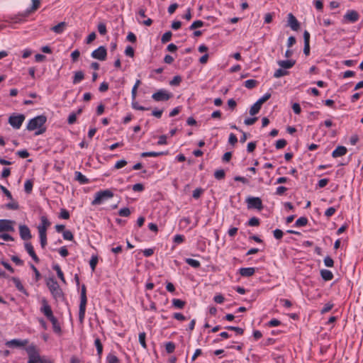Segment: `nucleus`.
Wrapping results in <instances>:
<instances>
[{
  "instance_id": "obj_1",
  "label": "nucleus",
  "mask_w": 363,
  "mask_h": 363,
  "mask_svg": "<svg viewBox=\"0 0 363 363\" xmlns=\"http://www.w3.org/2000/svg\"><path fill=\"white\" fill-rule=\"evenodd\" d=\"M47 121V117L44 115H40L33 118H31L26 126L27 130L29 131L36 130L35 135H39L46 131L45 123Z\"/></svg>"
},
{
  "instance_id": "obj_2",
  "label": "nucleus",
  "mask_w": 363,
  "mask_h": 363,
  "mask_svg": "<svg viewBox=\"0 0 363 363\" xmlns=\"http://www.w3.org/2000/svg\"><path fill=\"white\" fill-rule=\"evenodd\" d=\"M40 0H32V6L27 9L23 13L9 17L6 21L9 23H21L25 21L30 13L35 11L40 7Z\"/></svg>"
},
{
  "instance_id": "obj_3",
  "label": "nucleus",
  "mask_w": 363,
  "mask_h": 363,
  "mask_svg": "<svg viewBox=\"0 0 363 363\" xmlns=\"http://www.w3.org/2000/svg\"><path fill=\"white\" fill-rule=\"evenodd\" d=\"M86 291V289L85 285H82L79 309V320L80 321V323H82L84 321L85 317L86 306L87 302Z\"/></svg>"
},
{
  "instance_id": "obj_4",
  "label": "nucleus",
  "mask_w": 363,
  "mask_h": 363,
  "mask_svg": "<svg viewBox=\"0 0 363 363\" xmlns=\"http://www.w3.org/2000/svg\"><path fill=\"white\" fill-rule=\"evenodd\" d=\"M113 196V193L109 189L99 191L96 193L94 199L91 201V204L94 206L99 205L104 201L111 199Z\"/></svg>"
},
{
  "instance_id": "obj_5",
  "label": "nucleus",
  "mask_w": 363,
  "mask_h": 363,
  "mask_svg": "<svg viewBox=\"0 0 363 363\" xmlns=\"http://www.w3.org/2000/svg\"><path fill=\"white\" fill-rule=\"evenodd\" d=\"M47 286L55 298L57 299L62 296V291L57 281L54 278L48 279Z\"/></svg>"
},
{
  "instance_id": "obj_6",
  "label": "nucleus",
  "mask_w": 363,
  "mask_h": 363,
  "mask_svg": "<svg viewBox=\"0 0 363 363\" xmlns=\"http://www.w3.org/2000/svg\"><path fill=\"white\" fill-rule=\"evenodd\" d=\"M26 116L22 113H13L9 118L8 122L14 129H19L24 122Z\"/></svg>"
},
{
  "instance_id": "obj_7",
  "label": "nucleus",
  "mask_w": 363,
  "mask_h": 363,
  "mask_svg": "<svg viewBox=\"0 0 363 363\" xmlns=\"http://www.w3.org/2000/svg\"><path fill=\"white\" fill-rule=\"evenodd\" d=\"M172 96V94L169 93L166 89H159L157 91L154 93L152 95V99L155 101H168L171 97Z\"/></svg>"
},
{
  "instance_id": "obj_8",
  "label": "nucleus",
  "mask_w": 363,
  "mask_h": 363,
  "mask_svg": "<svg viewBox=\"0 0 363 363\" xmlns=\"http://www.w3.org/2000/svg\"><path fill=\"white\" fill-rule=\"evenodd\" d=\"M16 222L9 219H0V233L4 232L13 233L15 231L14 224Z\"/></svg>"
},
{
  "instance_id": "obj_9",
  "label": "nucleus",
  "mask_w": 363,
  "mask_h": 363,
  "mask_svg": "<svg viewBox=\"0 0 363 363\" xmlns=\"http://www.w3.org/2000/svg\"><path fill=\"white\" fill-rule=\"evenodd\" d=\"M26 351L28 354V363H40L41 358L39 354L36 352L35 347L34 345L29 346Z\"/></svg>"
},
{
  "instance_id": "obj_10",
  "label": "nucleus",
  "mask_w": 363,
  "mask_h": 363,
  "mask_svg": "<svg viewBox=\"0 0 363 363\" xmlns=\"http://www.w3.org/2000/svg\"><path fill=\"white\" fill-rule=\"evenodd\" d=\"M246 202L248 208H255L259 211L263 208L262 201L259 197H248Z\"/></svg>"
},
{
  "instance_id": "obj_11",
  "label": "nucleus",
  "mask_w": 363,
  "mask_h": 363,
  "mask_svg": "<svg viewBox=\"0 0 363 363\" xmlns=\"http://www.w3.org/2000/svg\"><path fill=\"white\" fill-rule=\"evenodd\" d=\"M91 57L99 60H105L107 55L106 48L104 46H100L91 52Z\"/></svg>"
},
{
  "instance_id": "obj_12",
  "label": "nucleus",
  "mask_w": 363,
  "mask_h": 363,
  "mask_svg": "<svg viewBox=\"0 0 363 363\" xmlns=\"http://www.w3.org/2000/svg\"><path fill=\"white\" fill-rule=\"evenodd\" d=\"M40 312L43 313L48 319L54 316L52 308L45 298H43L42 300Z\"/></svg>"
},
{
  "instance_id": "obj_13",
  "label": "nucleus",
  "mask_w": 363,
  "mask_h": 363,
  "mask_svg": "<svg viewBox=\"0 0 363 363\" xmlns=\"http://www.w3.org/2000/svg\"><path fill=\"white\" fill-rule=\"evenodd\" d=\"M20 237L23 240H28L32 238L29 228L26 225H19Z\"/></svg>"
},
{
  "instance_id": "obj_14",
  "label": "nucleus",
  "mask_w": 363,
  "mask_h": 363,
  "mask_svg": "<svg viewBox=\"0 0 363 363\" xmlns=\"http://www.w3.org/2000/svg\"><path fill=\"white\" fill-rule=\"evenodd\" d=\"M28 343V340H18V339H13L11 340L7 341L6 342V345L9 347H21L26 345Z\"/></svg>"
},
{
  "instance_id": "obj_15",
  "label": "nucleus",
  "mask_w": 363,
  "mask_h": 363,
  "mask_svg": "<svg viewBox=\"0 0 363 363\" xmlns=\"http://www.w3.org/2000/svg\"><path fill=\"white\" fill-rule=\"evenodd\" d=\"M288 26L294 31H297L300 28L299 22L291 13L288 14Z\"/></svg>"
},
{
  "instance_id": "obj_16",
  "label": "nucleus",
  "mask_w": 363,
  "mask_h": 363,
  "mask_svg": "<svg viewBox=\"0 0 363 363\" xmlns=\"http://www.w3.org/2000/svg\"><path fill=\"white\" fill-rule=\"evenodd\" d=\"M25 249L28 255L32 257L33 261L36 263L40 262V259L34 251L33 246L30 242H26L24 245Z\"/></svg>"
},
{
  "instance_id": "obj_17",
  "label": "nucleus",
  "mask_w": 363,
  "mask_h": 363,
  "mask_svg": "<svg viewBox=\"0 0 363 363\" xmlns=\"http://www.w3.org/2000/svg\"><path fill=\"white\" fill-rule=\"evenodd\" d=\"M304 48L303 53L308 56L310 54V33L305 30L303 33Z\"/></svg>"
},
{
  "instance_id": "obj_18",
  "label": "nucleus",
  "mask_w": 363,
  "mask_h": 363,
  "mask_svg": "<svg viewBox=\"0 0 363 363\" xmlns=\"http://www.w3.org/2000/svg\"><path fill=\"white\" fill-rule=\"evenodd\" d=\"M344 18L351 23H354L359 19V14L356 11L350 10L345 13Z\"/></svg>"
},
{
  "instance_id": "obj_19",
  "label": "nucleus",
  "mask_w": 363,
  "mask_h": 363,
  "mask_svg": "<svg viewBox=\"0 0 363 363\" xmlns=\"http://www.w3.org/2000/svg\"><path fill=\"white\" fill-rule=\"evenodd\" d=\"M255 267H242L239 269L240 274L244 277H249L255 273Z\"/></svg>"
},
{
  "instance_id": "obj_20",
  "label": "nucleus",
  "mask_w": 363,
  "mask_h": 363,
  "mask_svg": "<svg viewBox=\"0 0 363 363\" xmlns=\"http://www.w3.org/2000/svg\"><path fill=\"white\" fill-rule=\"evenodd\" d=\"M11 280L13 281L15 286L16 287V289L22 292L23 294H24L26 296H28V293L27 292V291L25 289L24 286H23L21 280L17 278V277H12L11 278Z\"/></svg>"
},
{
  "instance_id": "obj_21",
  "label": "nucleus",
  "mask_w": 363,
  "mask_h": 363,
  "mask_svg": "<svg viewBox=\"0 0 363 363\" xmlns=\"http://www.w3.org/2000/svg\"><path fill=\"white\" fill-rule=\"evenodd\" d=\"M50 222L48 220V218L45 216L40 217V224L38 226V232L44 228V233L47 231V228L50 226Z\"/></svg>"
},
{
  "instance_id": "obj_22",
  "label": "nucleus",
  "mask_w": 363,
  "mask_h": 363,
  "mask_svg": "<svg viewBox=\"0 0 363 363\" xmlns=\"http://www.w3.org/2000/svg\"><path fill=\"white\" fill-rule=\"evenodd\" d=\"M347 152V148L345 146H338L333 152H332L333 157H338L345 155Z\"/></svg>"
},
{
  "instance_id": "obj_23",
  "label": "nucleus",
  "mask_w": 363,
  "mask_h": 363,
  "mask_svg": "<svg viewBox=\"0 0 363 363\" xmlns=\"http://www.w3.org/2000/svg\"><path fill=\"white\" fill-rule=\"evenodd\" d=\"M278 65L283 68L290 69L296 64V61L294 60H279L277 62Z\"/></svg>"
},
{
  "instance_id": "obj_24",
  "label": "nucleus",
  "mask_w": 363,
  "mask_h": 363,
  "mask_svg": "<svg viewBox=\"0 0 363 363\" xmlns=\"http://www.w3.org/2000/svg\"><path fill=\"white\" fill-rule=\"evenodd\" d=\"M48 320L51 322L52 325L53 331L57 334H60L62 332V329L57 319L55 316H53L52 318H50Z\"/></svg>"
},
{
  "instance_id": "obj_25",
  "label": "nucleus",
  "mask_w": 363,
  "mask_h": 363,
  "mask_svg": "<svg viewBox=\"0 0 363 363\" xmlns=\"http://www.w3.org/2000/svg\"><path fill=\"white\" fill-rule=\"evenodd\" d=\"M75 179L81 184H86L89 183V179L80 172H75Z\"/></svg>"
},
{
  "instance_id": "obj_26",
  "label": "nucleus",
  "mask_w": 363,
  "mask_h": 363,
  "mask_svg": "<svg viewBox=\"0 0 363 363\" xmlns=\"http://www.w3.org/2000/svg\"><path fill=\"white\" fill-rule=\"evenodd\" d=\"M67 24L65 22H60L57 25L51 28V30L57 34L62 33Z\"/></svg>"
},
{
  "instance_id": "obj_27",
  "label": "nucleus",
  "mask_w": 363,
  "mask_h": 363,
  "mask_svg": "<svg viewBox=\"0 0 363 363\" xmlns=\"http://www.w3.org/2000/svg\"><path fill=\"white\" fill-rule=\"evenodd\" d=\"M320 276L324 281H330L333 279V274L328 269H321Z\"/></svg>"
},
{
  "instance_id": "obj_28",
  "label": "nucleus",
  "mask_w": 363,
  "mask_h": 363,
  "mask_svg": "<svg viewBox=\"0 0 363 363\" xmlns=\"http://www.w3.org/2000/svg\"><path fill=\"white\" fill-rule=\"evenodd\" d=\"M167 152H144L141 154V157H159L161 155H167Z\"/></svg>"
},
{
  "instance_id": "obj_29",
  "label": "nucleus",
  "mask_w": 363,
  "mask_h": 363,
  "mask_svg": "<svg viewBox=\"0 0 363 363\" xmlns=\"http://www.w3.org/2000/svg\"><path fill=\"white\" fill-rule=\"evenodd\" d=\"M38 233L41 247L44 249L47 245V233L45 232L44 233V228Z\"/></svg>"
},
{
  "instance_id": "obj_30",
  "label": "nucleus",
  "mask_w": 363,
  "mask_h": 363,
  "mask_svg": "<svg viewBox=\"0 0 363 363\" xmlns=\"http://www.w3.org/2000/svg\"><path fill=\"white\" fill-rule=\"evenodd\" d=\"M84 78V74L82 71H77L74 73V77H73V84H77L79 83L82 80H83Z\"/></svg>"
},
{
  "instance_id": "obj_31",
  "label": "nucleus",
  "mask_w": 363,
  "mask_h": 363,
  "mask_svg": "<svg viewBox=\"0 0 363 363\" xmlns=\"http://www.w3.org/2000/svg\"><path fill=\"white\" fill-rule=\"evenodd\" d=\"M94 345L96 348L97 354H98L99 357H101L102 352H103V345H102V343L99 337L95 339Z\"/></svg>"
},
{
  "instance_id": "obj_32",
  "label": "nucleus",
  "mask_w": 363,
  "mask_h": 363,
  "mask_svg": "<svg viewBox=\"0 0 363 363\" xmlns=\"http://www.w3.org/2000/svg\"><path fill=\"white\" fill-rule=\"evenodd\" d=\"M52 269L56 272L59 279L65 283V277H64V274H63L62 271L61 270V268H60V265L56 264L53 265Z\"/></svg>"
},
{
  "instance_id": "obj_33",
  "label": "nucleus",
  "mask_w": 363,
  "mask_h": 363,
  "mask_svg": "<svg viewBox=\"0 0 363 363\" xmlns=\"http://www.w3.org/2000/svg\"><path fill=\"white\" fill-rule=\"evenodd\" d=\"M308 218L306 217H300L299 218H298L295 223H294V226L295 227H303V226H306L307 224H308Z\"/></svg>"
},
{
  "instance_id": "obj_34",
  "label": "nucleus",
  "mask_w": 363,
  "mask_h": 363,
  "mask_svg": "<svg viewBox=\"0 0 363 363\" xmlns=\"http://www.w3.org/2000/svg\"><path fill=\"white\" fill-rule=\"evenodd\" d=\"M185 305L186 302L181 299L174 298L172 300V306L176 308L182 309L185 306Z\"/></svg>"
},
{
  "instance_id": "obj_35",
  "label": "nucleus",
  "mask_w": 363,
  "mask_h": 363,
  "mask_svg": "<svg viewBox=\"0 0 363 363\" xmlns=\"http://www.w3.org/2000/svg\"><path fill=\"white\" fill-rule=\"evenodd\" d=\"M185 262L190 265L191 267L194 268H199L201 267V263L199 261L191 259V258H186L185 259Z\"/></svg>"
},
{
  "instance_id": "obj_36",
  "label": "nucleus",
  "mask_w": 363,
  "mask_h": 363,
  "mask_svg": "<svg viewBox=\"0 0 363 363\" xmlns=\"http://www.w3.org/2000/svg\"><path fill=\"white\" fill-rule=\"evenodd\" d=\"M261 105L259 104L257 101L251 106L250 109V114L252 115V116H254L255 114H257V113H259L260 108H261Z\"/></svg>"
},
{
  "instance_id": "obj_37",
  "label": "nucleus",
  "mask_w": 363,
  "mask_h": 363,
  "mask_svg": "<svg viewBox=\"0 0 363 363\" xmlns=\"http://www.w3.org/2000/svg\"><path fill=\"white\" fill-rule=\"evenodd\" d=\"M244 84L246 88L251 89L258 84V82L255 79H247L245 82Z\"/></svg>"
},
{
  "instance_id": "obj_38",
  "label": "nucleus",
  "mask_w": 363,
  "mask_h": 363,
  "mask_svg": "<svg viewBox=\"0 0 363 363\" xmlns=\"http://www.w3.org/2000/svg\"><path fill=\"white\" fill-rule=\"evenodd\" d=\"M33 183L31 180L28 179L25 182L24 184V191L27 194H30L33 189Z\"/></svg>"
},
{
  "instance_id": "obj_39",
  "label": "nucleus",
  "mask_w": 363,
  "mask_h": 363,
  "mask_svg": "<svg viewBox=\"0 0 363 363\" xmlns=\"http://www.w3.org/2000/svg\"><path fill=\"white\" fill-rule=\"evenodd\" d=\"M107 363H120L119 359L113 354L109 353L106 357Z\"/></svg>"
},
{
  "instance_id": "obj_40",
  "label": "nucleus",
  "mask_w": 363,
  "mask_h": 363,
  "mask_svg": "<svg viewBox=\"0 0 363 363\" xmlns=\"http://www.w3.org/2000/svg\"><path fill=\"white\" fill-rule=\"evenodd\" d=\"M289 74V72L287 71H286L285 69H284L283 68H279L278 69H277L274 73V77L275 78H279V77H284V76H286Z\"/></svg>"
},
{
  "instance_id": "obj_41",
  "label": "nucleus",
  "mask_w": 363,
  "mask_h": 363,
  "mask_svg": "<svg viewBox=\"0 0 363 363\" xmlns=\"http://www.w3.org/2000/svg\"><path fill=\"white\" fill-rule=\"evenodd\" d=\"M145 337H146V333L145 332H142V333H139V337H138L139 342L144 349L147 348Z\"/></svg>"
},
{
  "instance_id": "obj_42",
  "label": "nucleus",
  "mask_w": 363,
  "mask_h": 363,
  "mask_svg": "<svg viewBox=\"0 0 363 363\" xmlns=\"http://www.w3.org/2000/svg\"><path fill=\"white\" fill-rule=\"evenodd\" d=\"M141 82L140 79H137L136 82H135V84H134L133 89H132V91H131V96H132V99L134 101L136 98V95H137V89L139 86V85L140 84Z\"/></svg>"
},
{
  "instance_id": "obj_43",
  "label": "nucleus",
  "mask_w": 363,
  "mask_h": 363,
  "mask_svg": "<svg viewBox=\"0 0 363 363\" xmlns=\"http://www.w3.org/2000/svg\"><path fill=\"white\" fill-rule=\"evenodd\" d=\"M172 36V33L171 31L165 32L162 36L161 42L162 43H166L169 42L171 40Z\"/></svg>"
},
{
  "instance_id": "obj_44",
  "label": "nucleus",
  "mask_w": 363,
  "mask_h": 363,
  "mask_svg": "<svg viewBox=\"0 0 363 363\" xmlns=\"http://www.w3.org/2000/svg\"><path fill=\"white\" fill-rule=\"evenodd\" d=\"M97 29L100 35H105L107 33L106 26L104 23H100L97 26Z\"/></svg>"
},
{
  "instance_id": "obj_45",
  "label": "nucleus",
  "mask_w": 363,
  "mask_h": 363,
  "mask_svg": "<svg viewBox=\"0 0 363 363\" xmlns=\"http://www.w3.org/2000/svg\"><path fill=\"white\" fill-rule=\"evenodd\" d=\"M225 174L223 169H217L214 172V177L218 180H221L225 178Z\"/></svg>"
},
{
  "instance_id": "obj_46",
  "label": "nucleus",
  "mask_w": 363,
  "mask_h": 363,
  "mask_svg": "<svg viewBox=\"0 0 363 363\" xmlns=\"http://www.w3.org/2000/svg\"><path fill=\"white\" fill-rule=\"evenodd\" d=\"M165 350L167 353H172L175 350V345L172 342H168L165 345Z\"/></svg>"
},
{
  "instance_id": "obj_47",
  "label": "nucleus",
  "mask_w": 363,
  "mask_h": 363,
  "mask_svg": "<svg viewBox=\"0 0 363 363\" xmlns=\"http://www.w3.org/2000/svg\"><path fill=\"white\" fill-rule=\"evenodd\" d=\"M98 263V257L93 255L89 261V265L92 271H94Z\"/></svg>"
},
{
  "instance_id": "obj_48",
  "label": "nucleus",
  "mask_w": 363,
  "mask_h": 363,
  "mask_svg": "<svg viewBox=\"0 0 363 363\" xmlns=\"http://www.w3.org/2000/svg\"><path fill=\"white\" fill-rule=\"evenodd\" d=\"M182 82V77L179 75L174 76L173 79L169 82L171 86H179Z\"/></svg>"
},
{
  "instance_id": "obj_49",
  "label": "nucleus",
  "mask_w": 363,
  "mask_h": 363,
  "mask_svg": "<svg viewBox=\"0 0 363 363\" xmlns=\"http://www.w3.org/2000/svg\"><path fill=\"white\" fill-rule=\"evenodd\" d=\"M70 217L69 216V213L67 210H66L65 208H61L60 210V215H59V218H62V219H69Z\"/></svg>"
},
{
  "instance_id": "obj_50",
  "label": "nucleus",
  "mask_w": 363,
  "mask_h": 363,
  "mask_svg": "<svg viewBox=\"0 0 363 363\" xmlns=\"http://www.w3.org/2000/svg\"><path fill=\"white\" fill-rule=\"evenodd\" d=\"M225 328L228 330H233V331L236 332V333L238 334V335H242L243 333H244V330L242 328H239V327L226 326Z\"/></svg>"
},
{
  "instance_id": "obj_51",
  "label": "nucleus",
  "mask_w": 363,
  "mask_h": 363,
  "mask_svg": "<svg viewBox=\"0 0 363 363\" xmlns=\"http://www.w3.org/2000/svg\"><path fill=\"white\" fill-rule=\"evenodd\" d=\"M203 26V22L200 20L195 21L192 23V24L189 26L190 30H194L197 28L202 27Z\"/></svg>"
},
{
  "instance_id": "obj_52",
  "label": "nucleus",
  "mask_w": 363,
  "mask_h": 363,
  "mask_svg": "<svg viewBox=\"0 0 363 363\" xmlns=\"http://www.w3.org/2000/svg\"><path fill=\"white\" fill-rule=\"evenodd\" d=\"M11 201H12L11 202H9V203L6 204V207L8 209H11V210H17V209H18L19 205H18V202L13 201V200H11Z\"/></svg>"
},
{
  "instance_id": "obj_53",
  "label": "nucleus",
  "mask_w": 363,
  "mask_h": 363,
  "mask_svg": "<svg viewBox=\"0 0 363 363\" xmlns=\"http://www.w3.org/2000/svg\"><path fill=\"white\" fill-rule=\"evenodd\" d=\"M173 241L175 244L179 245L184 241V236L183 235H175L173 238Z\"/></svg>"
},
{
  "instance_id": "obj_54",
  "label": "nucleus",
  "mask_w": 363,
  "mask_h": 363,
  "mask_svg": "<svg viewBox=\"0 0 363 363\" xmlns=\"http://www.w3.org/2000/svg\"><path fill=\"white\" fill-rule=\"evenodd\" d=\"M130 214V211L128 208H121L118 211V215L123 217H128Z\"/></svg>"
},
{
  "instance_id": "obj_55",
  "label": "nucleus",
  "mask_w": 363,
  "mask_h": 363,
  "mask_svg": "<svg viewBox=\"0 0 363 363\" xmlns=\"http://www.w3.org/2000/svg\"><path fill=\"white\" fill-rule=\"evenodd\" d=\"M63 238L66 240H72L74 238L73 234L70 230H65L62 233Z\"/></svg>"
},
{
  "instance_id": "obj_56",
  "label": "nucleus",
  "mask_w": 363,
  "mask_h": 363,
  "mask_svg": "<svg viewBox=\"0 0 363 363\" xmlns=\"http://www.w3.org/2000/svg\"><path fill=\"white\" fill-rule=\"evenodd\" d=\"M270 97H271V94L266 93L260 99H259L257 101V102L262 106V104H264L265 101H267L268 99H269Z\"/></svg>"
},
{
  "instance_id": "obj_57",
  "label": "nucleus",
  "mask_w": 363,
  "mask_h": 363,
  "mask_svg": "<svg viewBox=\"0 0 363 363\" xmlns=\"http://www.w3.org/2000/svg\"><path fill=\"white\" fill-rule=\"evenodd\" d=\"M324 264L328 267H333L334 265V261L330 256H326L324 258Z\"/></svg>"
},
{
  "instance_id": "obj_58",
  "label": "nucleus",
  "mask_w": 363,
  "mask_h": 363,
  "mask_svg": "<svg viewBox=\"0 0 363 363\" xmlns=\"http://www.w3.org/2000/svg\"><path fill=\"white\" fill-rule=\"evenodd\" d=\"M286 140L284 139H279L276 142V148L281 149L286 145Z\"/></svg>"
},
{
  "instance_id": "obj_59",
  "label": "nucleus",
  "mask_w": 363,
  "mask_h": 363,
  "mask_svg": "<svg viewBox=\"0 0 363 363\" xmlns=\"http://www.w3.org/2000/svg\"><path fill=\"white\" fill-rule=\"evenodd\" d=\"M0 189L5 194V196L10 200H13L12 195L11 192L3 185L0 184Z\"/></svg>"
},
{
  "instance_id": "obj_60",
  "label": "nucleus",
  "mask_w": 363,
  "mask_h": 363,
  "mask_svg": "<svg viewBox=\"0 0 363 363\" xmlns=\"http://www.w3.org/2000/svg\"><path fill=\"white\" fill-rule=\"evenodd\" d=\"M250 226H258L259 225V219L256 217H252L248 220Z\"/></svg>"
},
{
  "instance_id": "obj_61",
  "label": "nucleus",
  "mask_w": 363,
  "mask_h": 363,
  "mask_svg": "<svg viewBox=\"0 0 363 363\" xmlns=\"http://www.w3.org/2000/svg\"><path fill=\"white\" fill-rule=\"evenodd\" d=\"M0 239H2L4 241H13L14 240L13 238L11 235H10L8 233H0Z\"/></svg>"
},
{
  "instance_id": "obj_62",
  "label": "nucleus",
  "mask_w": 363,
  "mask_h": 363,
  "mask_svg": "<svg viewBox=\"0 0 363 363\" xmlns=\"http://www.w3.org/2000/svg\"><path fill=\"white\" fill-rule=\"evenodd\" d=\"M203 192V189H201V188H196L195 190H194L192 196L194 199H198L201 196V195L202 194Z\"/></svg>"
},
{
  "instance_id": "obj_63",
  "label": "nucleus",
  "mask_w": 363,
  "mask_h": 363,
  "mask_svg": "<svg viewBox=\"0 0 363 363\" xmlns=\"http://www.w3.org/2000/svg\"><path fill=\"white\" fill-rule=\"evenodd\" d=\"M273 235L276 239L280 240L283 237L284 233L280 229H276L273 231Z\"/></svg>"
},
{
  "instance_id": "obj_64",
  "label": "nucleus",
  "mask_w": 363,
  "mask_h": 363,
  "mask_svg": "<svg viewBox=\"0 0 363 363\" xmlns=\"http://www.w3.org/2000/svg\"><path fill=\"white\" fill-rule=\"evenodd\" d=\"M134 49L128 45L126 47L125 50V54L127 55V56H129L130 57H133L134 56Z\"/></svg>"
}]
</instances>
